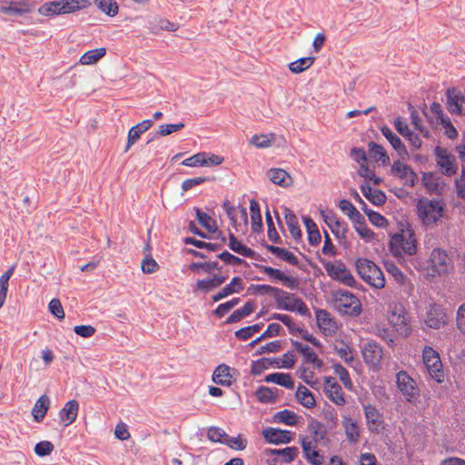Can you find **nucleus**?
I'll return each mask as SVG.
<instances>
[{
  "mask_svg": "<svg viewBox=\"0 0 465 465\" xmlns=\"http://www.w3.org/2000/svg\"><path fill=\"white\" fill-rule=\"evenodd\" d=\"M292 344L298 352L302 354L304 362L310 363L313 360H316L317 354L308 345L293 340H292Z\"/></svg>",
  "mask_w": 465,
  "mask_h": 465,
  "instance_id": "5fc2aeb1",
  "label": "nucleus"
},
{
  "mask_svg": "<svg viewBox=\"0 0 465 465\" xmlns=\"http://www.w3.org/2000/svg\"><path fill=\"white\" fill-rule=\"evenodd\" d=\"M282 327L279 323H271L268 325L267 330L257 337L255 340L249 343V347L252 348L266 338L280 335Z\"/></svg>",
  "mask_w": 465,
  "mask_h": 465,
  "instance_id": "3c124183",
  "label": "nucleus"
},
{
  "mask_svg": "<svg viewBox=\"0 0 465 465\" xmlns=\"http://www.w3.org/2000/svg\"><path fill=\"white\" fill-rule=\"evenodd\" d=\"M213 381L218 385L229 387L232 384L231 368L226 364L218 365L213 373Z\"/></svg>",
  "mask_w": 465,
  "mask_h": 465,
  "instance_id": "a878e982",
  "label": "nucleus"
},
{
  "mask_svg": "<svg viewBox=\"0 0 465 465\" xmlns=\"http://www.w3.org/2000/svg\"><path fill=\"white\" fill-rule=\"evenodd\" d=\"M334 373L339 376L340 381L342 382L344 387L348 390H351L353 387L350 374L345 367L341 363L336 362L332 365Z\"/></svg>",
  "mask_w": 465,
  "mask_h": 465,
  "instance_id": "6e6d98bb",
  "label": "nucleus"
},
{
  "mask_svg": "<svg viewBox=\"0 0 465 465\" xmlns=\"http://www.w3.org/2000/svg\"><path fill=\"white\" fill-rule=\"evenodd\" d=\"M437 164L442 169V174L452 176L458 172V163L453 154L449 153L447 149L436 146L434 149Z\"/></svg>",
  "mask_w": 465,
  "mask_h": 465,
  "instance_id": "f8f14e48",
  "label": "nucleus"
},
{
  "mask_svg": "<svg viewBox=\"0 0 465 465\" xmlns=\"http://www.w3.org/2000/svg\"><path fill=\"white\" fill-rule=\"evenodd\" d=\"M91 5L89 0H54L44 3L37 8V13L46 17L67 15Z\"/></svg>",
  "mask_w": 465,
  "mask_h": 465,
  "instance_id": "f03ea898",
  "label": "nucleus"
},
{
  "mask_svg": "<svg viewBox=\"0 0 465 465\" xmlns=\"http://www.w3.org/2000/svg\"><path fill=\"white\" fill-rule=\"evenodd\" d=\"M284 215L286 223L288 225L290 233L293 237L295 241H299L302 239V232L301 230V227L299 225L298 219L295 215V213L289 208H284Z\"/></svg>",
  "mask_w": 465,
  "mask_h": 465,
  "instance_id": "72a5a7b5",
  "label": "nucleus"
},
{
  "mask_svg": "<svg viewBox=\"0 0 465 465\" xmlns=\"http://www.w3.org/2000/svg\"><path fill=\"white\" fill-rule=\"evenodd\" d=\"M215 288L211 277L197 280L195 284L193 286V292L194 293L201 292L203 294H207L210 292L213 291Z\"/></svg>",
  "mask_w": 465,
  "mask_h": 465,
  "instance_id": "052dcab7",
  "label": "nucleus"
},
{
  "mask_svg": "<svg viewBox=\"0 0 465 465\" xmlns=\"http://www.w3.org/2000/svg\"><path fill=\"white\" fill-rule=\"evenodd\" d=\"M265 220L267 223V235L270 241H272L274 243H282V238L279 235L272 220V217L271 215V213L269 209H267L265 213Z\"/></svg>",
  "mask_w": 465,
  "mask_h": 465,
  "instance_id": "13d9d810",
  "label": "nucleus"
},
{
  "mask_svg": "<svg viewBox=\"0 0 465 465\" xmlns=\"http://www.w3.org/2000/svg\"><path fill=\"white\" fill-rule=\"evenodd\" d=\"M49 408V397L45 394L40 396L32 409V415L34 417V420L36 422H41L45 419Z\"/></svg>",
  "mask_w": 465,
  "mask_h": 465,
  "instance_id": "c756f323",
  "label": "nucleus"
},
{
  "mask_svg": "<svg viewBox=\"0 0 465 465\" xmlns=\"http://www.w3.org/2000/svg\"><path fill=\"white\" fill-rule=\"evenodd\" d=\"M327 398L334 402L338 406H343L346 403V400L344 398V392L342 391L341 386L338 383L332 386L330 390H323Z\"/></svg>",
  "mask_w": 465,
  "mask_h": 465,
  "instance_id": "49530a36",
  "label": "nucleus"
},
{
  "mask_svg": "<svg viewBox=\"0 0 465 465\" xmlns=\"http://www.w3.org/2000/svg\"><path fill=\"white\" fill-rule=\"evenodd\" d=\"M35 0H0V13L9 15L23 17L35 9Z\"/></svg>",
  "mask_w": 465,
  "mask_h": 465,
  "instance_id": "39448f33",
  "label": "nucleus"
},
{
  "mask_svg": "<svg viewBox=\"0 0 465 465\" xmlns=\"http://www.w3.org/2000/svg\"><path fill=\"white\" fill-rule=\"evenodd\" d=\"M388 320L398 332L404 336L411 333L408 313L401 304H395L390 311Z\"/></svg>",
  "mask_w": 465,
  "mask_h": 465,
  "instance_id": "9b49d317",
  "label": "nucleus"
},
{
  "mask_svg": "<svg viewBox=\"0 0 465 465\" xmlns=\"http://www.w3.org/2000/svg\"><path fill=\"white\" fill-rule=\"evenodd\" d=\"M338 206L343 213H346L353 223H361L363 220V216L349 200H341Z\"/></svg>",
  "mask_w": 465,
  "mask_h": 465,
  "instance_id": "58836bf2",
  "label": "nucleus"
},
{
  "mask_svg": "<svg viewBox=\"0 0 465 465\" xmlns=\"http://www.w3.org/2000/svg\"><path fill=\"white\" fill-rule=\"evenodd\" d=\"M188 269L191 272H197L202 269L206 273H212L214 270L221 271L222 267L217 262H192L189 264Z\"/></svg>",
  "mask_w": 465,
  "mask_h": 465,
  "instance_id": "4d7b16f0",
  "label": "nucleus"
},
{
  "mask_svg": "<svg viewBox=\"0 0 465 465\" xmlns=\"http://www.w3.org/2000/svg\"><path fill=\"white\" fill-rule=\"evenodd\" d=\"M382 135L390 142L393 149L400 156L408 154V151L401 138L394 134L388 126L384 125L381 128Z\"/></svg>",
  "mask_w": 465,
  "mask_h": 465,
  "instance_id": "bb28decb",
  "label": "nucleus"
},
{
  "mask_svg": "<svg viewBox=\"0 0 465 465\" xmlns=\"http://www.w3.org/2000/svg\"><path fill=\"white\" fill-rule=\"evenodd\" d=\"M361 353L364 362L369 367L375 370L380 367L383 351L381 346L377 341L371 340L364 343L361 348Z\"/></svg>",
  "mask_w": 465,
  "mask_h": 465,
  "instance_id": "4468645a",
  "label": "nucleus"
},
{
  "mask_svg": "<svg viewBox=\"0 0 465 465\" xmlns=\"http://www.w3.org/2000/svg\"><path fill=\"white\" fill-rule=\"evenodd\" d=\"M144 251L148 252V254H146L142 262V271L145 274H151L157 272L160 266L151 254V247L149 243L146 244Z\"/></svg>",
  "mask_w": 465,
  "mask_h": 465,
  "instance_id": "09e8293b",
  "label": "nucleus"
},
{
  "mask_svg": "<svg viewBox=\"0 0 465 465\" xmlns=\"http://www.w3.org/2000/svg\"><path fill=\"white\" fill-rule=\"evenodd\" d=\"M212 181H214V177L200 176V177L189 178L183 182L182 190L183 192H187L197 185H200L205 182H212Z\"/></svg>",
  "mask_w": 465,
  "mask_h": 465,
  "instance_id": "69168bd1",
  "label": "nucleus"
},
{
  "mask_svg": "<svg viewBox=\"0 0 465 465\" xmlns=\"http://www.w3.org/2000/svg\"><path fill=\"white\" fill-rule=\"evenodd\" d=\"M332 300L336 306L344 312L351 310V314L358 316L361 312V304L360 300L351 292L343 289H339L331 292Z\"/></svg>",
  "mask_w": 465,
  "mask_h": 465,
  "instance_id": "423d86ee",
  "label": "nucleus"
},
{
  "mask_svg": "<svg viewBox=\"0 0 465 465\" xmlns=\"http://www.w3.org/2000/svg\"><path fill=\"white\" fill-rule=\"evenodd\" d=\"M263 381L265 382H273L289 390H292L294 388V381L289 373H270L264 377Z\"/></svg>",
  "mask_w": 465,
  "mask_h": 465,
  "instance_id": "f704fd0d",
  "label": "nucleus"
},
{
  "mask_svg": "<svg viewBox=\"0 0 465 465\" xmlns=\"http://www.w3.org/2000/svg\"><path fill=\"white\" fill-rule=\"evenodd\" d=\"M279 390L277 388H270L260 386L255 392L258 401L262 403L276 402Z\"/></svg>",
  "mask_w": 465,
  "mask_h": 465,
  "instance_id": "4c0bfd02",
  "label": "nucleus"
},
{
  "mask_svg": "<svg viewBox=\"0 0 465 465\" xmlns=\"http://www.w3.org/2000/svg\"><path fill=\"white\" fill-rule=\"evenodd\" d=\"M368 146L370 156L376 162L381 161L383 165H387L390 163V157L383 146L375 142H370Z\"/></svg>",
  "mask_w": 465,
  "mask_h": 465,
  "instance_id": "ea45409f",
  "label": "nucleus"
},
{
  "mask_svg": "<svg viewBox=\"0 0 465 465\" xmlns=\"http://www.w3.org/2000/svg\"><path fill=\"white\" fill-rule=\"evenodd\" d=\"M196 219L208 232H215L217 225L215 220H213L210 215L203 212L200 208L195 207Z\"/></svg>",
  "mask_w": 465,
  "mask_h": 465,
  "instance_id": "8fccbe9b",
  "label": "nucleus"
},
{
  "mask_svg": "<svg viewBox=\"0 0 465 465\" xmlns=\"http://www.w3.org/2000/svg\"><path fill=\"white\" fill-rule=\"evenodd\" d=\"M357 273L368 284L377 289L385 286V278L381 268L372 261L366 258H358L355 262Z\"/></svg>",
  "mask_w": 465,
  "mask_h": 465,
  "instance_id": "7ed1b4c3",
  "label": "nucleus"
},
{
  "mask_svg": "<svg viewBox=\"0 0 465 465\" xmlns=\"http://www.w3.org/2000/svg\"><path fill=\"white\" fill-rule=\"evenodd\" d=\"M408 108L411 113V124H413L416 130L420 132L424 137L428 138L429 131L422 126L418 112L415 110L414 106L411 103L408 104Z\"/></svg>",
  "mask_w": 465,
  "mask_h": 465,
  "instance_id": "0e129e2a",
  "label": "nucleus"
},
{
  "mask_svg": "<svg viewBox=\"0 0 465 465\" xmlns=\"http://www.w3.org/2000/svg\"><path fill=\"white\" fill-rule=\"evenodd\" d=\"M391 173L399 179L404 180V185L409 187H414L419 180L418 174L413 169L401 160L394 161L391 167Z\"/></svg>",
  "mask_w": 465,
  "mask_h": 465,
  "instance_id": "2eb2a0df",
  "label": "nucleus"
},
{
  "mask_svg": "<svg viewBox=\"0 0 465 465\" xmlns=\"http://www.w3.org/2000/svg\"><path fill=\"white\" fill-rule=\"evenodd\" d=\"M345 435L351 443H357L360 440L361 430L357 421L352 420L351 417L344 416L342 420Z\"/></svg>",
  "mask_w": 465,
  "mask_h": 465,
  "instance_id": "2f4dec72",
  "label": "nucleus"
},
{
  "mask_svg": "<svg viewBox=\"0 0 465 465\" xmlns=\"http://www.w3.org/2000/svg\"><path fill=\"white\" fill-rule=\"evenodd\" d=\"M301 445L304 458L310 464L322 465L323 463L324 456L320 450H316L317 445H312V441L304 437L301 440Z\"/></svg>",
  "mask_w": 465,
  "mask_h": 465,
  "instance_id": "5701e85b",
  "label": "nucleus"
},
{
  "mask_svg": "<svg viewBox=\"0 0 465 465\" xmlns=\"http://www.w3.org/2000/svg\"><path fill=\"white\" fill-rule=\"evenodd\" d=\"M254 266L268 275L272 281H279L283 286L291 290H297L299 288L300 282L297 278L286 275L279 269L259 263H254Z\"/></svg>",
  "mask_w": 465,
  "mask_h": 465,
  "instance_id": "ddd939ff",
  "label": "nucleus"
},
{
  "mask_svg": "<svg viewBox=\"0 0 465 465\" xmlns=\"http://www.w3.org/2000/svg\"><path fill=\"white\" fill-rule=\"evenodd\" d=\"M423 362L433 380L438 383L444 381V371L440 354L431 347L425 346L422 351Z\"/></svg>",
  "mask_w": 465,
  "mask_h": 465,
  "instance_id": "6e6552de",
  "label": "nucleus"
},
{
  "mask_svg": "<svg viewBox=\"0 0 465 465\" xmlns=\"http://www.w3.org/2000/svg\"><path fill=\"white\" fill-rule=\"evenodd\" d=\"M105 54L106 49L104 47L90 50L82 55L80 62L83 64H93L104 57Z\"/></svg>",
  "mask_w": 465,
  "mask_h": 465,
  "instance_id": "603ef678",
  "label": "nucleus"
},
{
  "mask_svg": "<svg viewBox=\"0 0 465 465\" xmlns=\"http://www.w3.org/2000/svg\"><path fill=\"white\" fill-rule=\"evenodd\" d=\"M270 367L280 368V360L276 358H261L257 361H252L251 364V374L253 376L261 375L265 370Z\"/></svg>",
  "mask_w": 465,
  "mask_h": 465,
  "instance_id": "c85d7f7f",
  "label": "nucleus"
},
{
  "mask_svg": "<svg viewBox=\"0 0 465 465\" xmlns=\"http://www.w3.org/2000/svg\"><path fill=\"white\" fill-rule=\"evenodd\" d=\"M262 435L266 442L277 445L290 443L292 439L291 431L279 428H265L262 430Z\"/></svg>",
  "mask_w": 465,
  "mask_h": 465,
  "instance_id": "6ab92c4d",
  "label": "nucleus"
},
{
  "mask_svg": "<svg viewBox=\"0 0 465 465\" xmlns=\"http://www.w3.org/2000/svg\"><path fill=\"white\" fill-rule=\"evenodd\" d=\"M268 176L272 183H273L274 184H277L279 186H282L283 188H286L292 183V179L291 175L283 169H280V168L270 169L268 171Z\"/></svg>",
  "mask_w": 465,
  "mask_h": 465,
  "instance_id": "7c9ffc66",
  "label": "nucleus"
},
{
  "mask_svg": "<svg viewBox=\"0 0 465 465\" xmlns=\"http://www.w3.org/2000/svg\"><path fill=\"white\" fill-rule=\"evenodd\" d=\"M418 215L424 224L436 223L444 213V206L437 200H420L417 204Z\"/></svg>",
  "mask_w": 465,
  "mask_h": 465,
  "instance_id": "20e7f679",
  "label": "nucleus"
},
{
  "mask_svg": "<svg viewBox=\"0 0 465 465\" xmlns=\"http://www.w3.org/2000/svg\"><path fill=\"white\" fill-rule=\"evenodd\" d=\"M321 216L322 217L324 223L328 225V227L331 229V232L334 234L335 237H339V230L334 228V222L335 219H337L336 213L332 210H320Z\"/></svg>",
  "mask_w": 465,
  "mask_h": 465,
  "instance_id": "338daca9",
  "label": "nucleus"
},
{
  "mask_svg": "<svg viewBox=\"0 0 465 465\" xmlns=\"http://www.w3.org/2000/svg\"><path fill=\"white\" fill-rule=\"evenodd\" d=\"M315 313H316L317 324L320 329L325 331L326 329H329L331 327L336 328V322L331 317V314L329 312H327L326 310H323V309H317Z\"/></svg>",
  "mask_w": 465,
  "mask_h": 465,
  "instance_id": "a18cd8bd",
  "label": "nucleus"
},
{
  "mask_svg": "<svg viewBox=\"0 0 465 465\" xmlns=\"http://www.w3.org/2000/svg\"><path fill=\"white\" fill-rule=\"evenodd\" d=\"M263 246L268 252H270L272 254L277 256L283 262H285L292 266L299 265L298 258L290 251H288L284 248H282V247L270 245L268 243H264Z\"/></svg>",
  "mask_w": 465,
  "mask_h": 465,
  "instance_id": "cd10ccee",
  "label": "nucleus"
},
{
  "mask_svg": "<svg viewBox=\"0 0 465 465\" xmlns=\"http://www.w3.org/2000/svg\"><path fill=\"white\" fill-rule=\"evenodd\" d=\"M389 249L394 257H401L402 252L414 255L417 252V240L412 227L407 223L406 229L393 234L389 242Z\"/></svg>",
  "mask_w": 465,
  "mask_h": 465,
  "instance_id": "f257e3e1",
  "label": "nucleus"
},
{
  "mask_svg": "<svg viewBox=\"0 0 465 465\" xmlns=\"http://www.w3.org/2000/svg\"><path fill=\"white\" fill-rule=\"evenodd\" d=\"M425 323L429 328L435 330L447 324V314L442 305L432 303L429 306Z\"/></svg>",
  "mask_w": 465,
  "mask_h": 465,
  "instance_id": "dca6fc26",
  "label": "nucleus"
},
{
  "mask_svg": "<svg viewBox=\"0 0 465 465\" xmlns=\"http://www.w3.org/2000/svg\"><path fill=\"white\" fill-rule=\"evenodd\" d=\"M322 416L325 420L328 422V427L330 430H332L337 427L338 425V414L335 411V409L326 403V408L322 410Z\"/></svg>",
  "mask_w": 465,
  "mask_h": 465,
  "instance_id": "680f3d73",
  "label": "nucleus"
},
{
  "mask_svg": "<svg viewBox=\"0 0 465 465\" xmlns=\"http://www.w3.org/2000/svg\"><path fill=\"white\" fill-rule=\"evenodd\" d=\"M327 274L334 281L339 282L349 287H357V282L353 275L346 267L345 263L341 261H337L335 263L326 262L323 263Z\"/></svg>",
  "mask_w": 465,
  "mask_h": 465,
  "instance_id": "0eeeda50",
  "label": "nucleus"
},
{
  "mask_svg": "<svg viewBox=\"0 0 465 465\" xmlns=\"http://www.w3.org/2000/svg\"><path fill=\"white\" fill-rule=\"evenodd\" d=\"M248 292L255 295L273 294L274 298L281 294V292H284L282 289L269 284H251Z\"/></svg>",
  "mask_w": 465,
  "mask_h": 465,
  "instance_id": "79ce46f5",
  "label": "nucleus"
},
{
  "mask_svg": "<svg viewBox=\"0 0 465 465\" xmlns=\"http://www.w3.org/2000/svg\"><path fill=\"white\" fill-rule=\"evenodd\" d=\"M15 265L10 266L0 277V309L3 307L8 291V282L14 274Z\"/></svg>",
  "mask_w": 465,
  "mask_h": 465,
  "instance_id": "37998d69",
  "label": "nucleus"
},
{
  "mask_svg": "<svg viewBox=\"0 0 465 465\" xmlns=\"http://www.w3.org/2000/svg\"><path fill=\"white\" fill-rule=\"evenodd\" d=\"M228 238H229L228 246L234 252H236L243 257L254 259L257 261L264 260L259 253H257L252 249H251L248 246L242 243L232 232H229Z\"/></svg>",
  "mask_w": 465,
  "mask_h": 465,
  "instance_id": "412c9836",
  "label": "nucleus"
},
{
  "mask_svg": "<svg viewBox=\"0 0 465 465\" xmlns=\"http://www.w3.org/2000/svg\"><path fill=\"white\" fill-rule=\"evenodd\" d=\"M363 411L369 430L372 433H380V427L383 428L382 414L371 404L363 405Z\"/></svg>",
  "mask_w": 465,
  "mask_h": 465,
  "instance_id": "aec40b11",
  "label": "nucleus"
},
{
  "mask_svg": "<svg viewBox=\"0 0 465 465\" xmlns=\"http://www.w3.org/2000/svg\"><path fill=\"white\" fill-rule=\"evenodd\" d=\"M250 213L252 220V229L253 232H261L263 229L262 214L260 210L259 203L252 199L250 201Z\"/></svg>",
  "mask_w": 465,
  "mask_h": 465,
  "instance_id": "e433bc0d",
  "label": "nucleus"
},
{
  "mask_svg": "<svg viewBox=\"0 0 465 465\" xmlns=\"http://www.w3.org/2000/svg\"><path fill=\"white\" fill-rule=\"evenodd\" d=\"M183 242L185 244L193 245L198 249H205L209 252H217L222 248V245L219 243L206 242L201 240H197L193 237L183 238Z\"/></svg>",
  "mask_w": 465,
  "mask_h": 465,
  "instance_id": "864d4df0",
  "label": "nucleus"
},
{
  "mask_svg": "<svg viewBox=\"0 0 465 465\" xmlns=\"http://www.w3.org/2000/svg\"><path fill=\"white\" fill-rule=\"evenodd\" d=\"M315 61V57L308 56L300 58L288 64L289 70L293 74H300L310 68Z\"/></svg>",
  "mask_w": 465,
  "mask_h": 465,
  "instance_id": "de8ad7c7",
  "label": "nucleus"
},
{
  "mask_svg": "<svg viewBox=\"0 0 465 465\" xmlns=\"http://www.w3.org/2000/svg\"><path fill=\"white\" fill-rule=\"evenodd\" d=\"M431 271L438 275L447 273L450 265L447 252L441 249H434L430 254Z\"/></svg>",
  "mask_w": 465,
  "mask_h": 465,
  "instance_id": "a211bd4d",
  "label": "nucleus"
},
{
  "mask_svg": "<svg viewBox=\"0 0 465 465\" xmlns=\"http://www.w3.org/2000/svg\"><path fill=\"white\" fill-rule=\"evenodd\" d=\"M78 411L79 402L76 400L68 401L59 411L60 422L68 427L76 420Z\"/></svg>",
  "mask_w": 465,
  "mask_h": 465,
  "instance_id": "4be33fe9",
  "label": "nucleus"
},
{
  "mask_svg": "<svg viewBox=\"0 0 465 465\" xmlns=\"http://www.w3.org/2000/svg\"><path fill=\"white\" fill-rule=\"evenodd\" d=\"M277 308L280 310L296 312L302 316L309 314V309L303 301L294 293H289L284 291L275 297Z\"/></svg>",
  "mask_w": 465,
  "mask_h": 465,
  "instance_id": "1a4fd4ad",
  "label": "nucleus"
},
{
  "mask_svg": "<svg viewBox=\"0 0 465 465\" xmlns=\"http://www.w3.org/2000/svg\"><path fill=\"white\" fill-rule=\"evenodd\" d=\"M303 223L308 233V242L312 246H317L322 241V236L317 224L310 216L302 217Z\"/></svg>",
  "mask_w": 465,
  "mask_h": 465,
  "instance_id": "473e14b6",
  "label": "nucleus"
},
{
  "mask_svg": "<svg viewBox=\"0 0 465 465\" xmlns=\"http://www.w3.org/2000/svg\"><path fill=\"white\" fill-rule=\"evenodd\" d=\"M244 288L243 281L241 277L235 276L233 277L230 283L226 284L222 288L225 295L228 297L233 293H239Z\"/></svg>",
  "mask_w": 465,
  "mask_h": 465,
  "instance_id": "bf43d9fd",
  "label": "nucleus"
},
{
  "mask_svg": "<svg viewBox=\"0 0 465 465\" xmlns=\"http://www.w3.org/2000/svg\"><path fill=\"white\" fill-rule=\"evenodd\" d=\"M183 123L178 124H161L159 125L158 131L153 134V137H160L171 134L174 132H178L184 128Z\"/></svg>",
  "mask_w": 465,
  "mask_h": 465,
  "instance_id": "e2e57ef3",
  "label": "nucleus"
},
{
  "mask_svg": "<svg viewBox=\"0 0 465 465\" xmlns=\"http://www.w3.org/2000/svg\"><path fill=\"white\" fill-rule=\"evenodd\" d=\"M465 97L460 90L455 87L448 88L446 91V107L451 114L465 115V108L462 104Z\"/></svg>",
  "mask_w": 465,
  "mask_h": 465,
  "instance_id": "f3484780",
  "label": "nucleus"
},
{
  "mask_svg": "<svg viewBox=\"0 0 465 465\" xmlns=\"http://www.w3.org/2000/svg\"><path fill=\"white\" fill-rule=\"evenodd\" d=\"M309 430L313 434L312 442L314 445L327 446L330 440L325 426L314 418H311L308 423Z\"/></svg>",
  "mask_w": 465,
  "mask_h": 465,
  "instance_id": "b1692460",
  "label": "nucleus"
},
{
  "mask_svg": "<svg viewBox=\"0 0 465 465\" xmlns=\"http://www.w3.org/2000/svg\"><path fill=\"white\" fill-rule=\"evenodd\" d=\"M94 3L99 10L108 16L114 17L118 14L119 6L115 0H94Z\"/></svg>",
  "mask_w": 465,
  "mask_h": 465,
  "instance_id": "c03bdc74",
  "label": "nucleus"
},
{
  "mask_svg": "<svg viewBox=\"0 0 465 465\" xmlns=\"http://www.w3.org/2000/svg\"><path fill=\"white\" fill-rule=\"evenodd\" d=\"M263 452L267 456H280L282 462L290 463L298 456L299 450L297 447H286L284 449H265Z\"/></svg>",
  "mask_w": 465,
  "mask_h": 465,
  "instance_id": "393cba45",
  "label": "nucleus"
},
{
  "mask_svg": "<svg viewBox=\"0 0 465 465\" xmlns=\"http://www.w3.org/2000/svg\"><path fill=\"white\" fill-rule=\"evenodd\" d=\"M295 397L298 402L307 409H312L316 406V401L312 392L302 384L298 386Z\"/></svg>",
  "mask_w": 465,
  "mask_h": 465,
  "instance_id": "c9c22d12",
  "label": "nucleus"
},
{
  "mask_svg": "<svg viewBox=\"0 0 465 465\" xmlns=\"http://www.w3.org/2000/svg\"><path fill=\"white\" fill-rule=\"evenodd\" d=\"M298 418L299 417L294 411L285 409L276 412L273 415L272 420L277 423H282L288 426H295L298 423Z\"/></svg>",
  "mask_w": 465,
  "mask_h": 465,
  "instance_id": "a19ab883",
  "label": "nucleus"
},
{
  "mask_svg": "<svg viewBox=\"0 0 465 465\" xmlns=\"http://www.w3.org/2000/svg\"><path fill=\"white\" fill-rule=\"evenodd\" d=\"M397 388L404 396L406 401L412 402L420 396V389L416 381L405 371L396 374Z\"/></svg>",
  "mask_w": 465,
  "mask_h": 465,
  "instance_id": "9d476101",
  "label": "nucleus"
},
{
  "mask_svg": "<svg viewBox=\"0 0 465 465\" xmlns=\"http://www.w3.org/2000/svg\"><path fill=\"white\" fill-rule=\"evenodd\" d=\"M224 444L230 447L231 449L236 450H243L247 447V440L242 438L241 435L233 438L227 434V437L224 440Z\"/></svg>",
  "mask_w": 465,
  "mask_h": 465,
  "instance_id": "774afa93",
  "label": "nucleus"
}]
</instances>
